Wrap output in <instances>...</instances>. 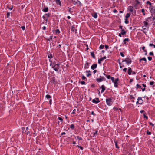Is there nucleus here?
<instances>
[{"instance_id": "nucleus-1", "label": "nucleus", "mask_w": 155, "mask_h": 155, "mask_svg": "<svg viewBox=\"0 0 155 155\" xmlns=\"http://www.w3.org/2000/svg\"><path fill=\"white\" fill-rule=\"evenodd\" d=\"M112 100V98H108L106 99V103L108 106H110L112 105L113 102Z\"/></svg>"}, {"instance_id": "nucleus-2", "label": "nucleus", "mask_w": 155, "mask_h": 155, "mask_svg": "<svg viewBox=\"0 0 155 155\" xmlns=\"http://www.w3.org/2000/svg\"><path fill=\"white\" fill-rule=\"evenodd\" d=\"M59 65L60 64H55V65L52 67V68H53L55 71L58 72V70L60 68Z\"/></svg>"}, {"instance_id": "nucleus-3", "label": "nucleus", "mask_w": 155, "mask_h": 155, "mask_svg": "<svg viewBox=\"0 0 155 155\" xmlns=\"http://www.w3.org/2000/svg\"><path fill=\"white\" fill-rule=\"evenodd\" d=\"M122 62H126L127 64L128 65L130 64L131 63L132 61L130 58H126L124 60H123Z\"/></svg>"}, {"instance_id": "nucleus-4", "label": "nucleus", "mask_w": 155, "mask_h": 155, "mask_svg": "<svg viewBox=\"0 0 155 155\" xmlns=\"http://www.w3.org/2000/svg\"><path fill=\"white\" fill-rule=\"evenodd\" d=\"M106 79L104 78V77L100 76V78H97L96 79V81L98 83H100L101 81L105 80Z\"/></svg>"}, {"instance_id": "nucleus-5", "label": "nucleus", "mask_w": 155, "mask_h": 155, "mask_svg": "<svg viewBox=\"0 0 155 155\" xmlns=\"http://www.w3.org/2000/svg\"><path fill=\"white\" fill-rule=\"evenodd\" d=\"M100 101L98 98H96L95 99H93L92 100V102L97 104L100 102Z\"/></svg>"}, {"instance_id": "nucleus-6", "label": "nucleus", "mask_w": 155, "mask_h": 155, "mask_svg": "<svg viewBox=\"0 0 155 155\" xmlns=\"http://www.w3.org/2000/svg\"><path fill=\"white\" fill-rule=\"evenodd\" d=\"M71 30L73 32H75V33H77V29L75 28V25H74L72 26Z\"/></svg>"}, {"instance_id": "nucleus-7", "label": "nucleus", "mask_w": 155, "mask_h": 155, "mask_svg": "<svg viewBox=\"0 0 155 155\" xmlns=\"http://www.w3.org/2000/svg\"><path fill=\"white\" fill-rule=\"evenodd\" d=\"M137 100L138 101H139V104H143V100H142L141 97H138Z\"/></svg>"}, {"instance_id": "nucleus-8", "label": "nucleus", "mask_w": 155, "mask_h": 155, "mask_svg": "<svg viewBox=\"0 0 155 155\" xmlns=\"http://www.w3.org/2000/svg\"><path fill=\"white\" fill-rule=\"evenodd\" d=\"M133 8L134 7L133 6H130L128 7L127 9L130 12H132L133 11Z\"/></svg>"}, {"instance_id": "nucleus-9", "label": "nucleus", "mask_w": 155, "mask_h": 155, "mask_svg": "<svg viewBox=\"0 0 155 155\" xmlns=\"http://www.w3.org/2000/svg\"><path fill=\"white\" fill-rule=\"evenodd\" d=\"M144 61V64H146L147 62V60L145 57H143L142 58H141L139 60V61L140 63L142 62V61Z\"/></svg>"}, {"instance_id": "nucleus-10", "label": "nucleus", "mask_w": 155, "mask_h": 155, "mask_svg": "<svg viewBox=\"0 0 155 155\" xmlns=\"http://www.w3.org/2000/svg\"><path fill=\"white\" fill-rule=\"evenodd\" d=\"M97 66V64H94L91 67V68L92 70H94V69L96 68Z\"/></svg>"}, {"instance_id": "nucleus-11", "label": "nucleus", "mask_w": 155, "mask_h": 155, "mask_svg": "<svg viewBox=\"0 0 155 155\" xmlns=\"http://www.w3.org/2000/svg\"><path fill=\"white\" fill-rule=\"evenodd\" d=\"M42 10L45 12H47L48 11V7H44Z\"/></svg>"}, {"instance_id": "nucleus-12", "label": "nucleus", "mask_w": 155, "mask_h": 155, "mask_svg": "<svg viewBox=\"0 0 155 155\" xmlns=\"http://www.w3.org/2000/svg\"><path fill=\"white\" fill-rule=\"evenodd\" d=\"M132 71L131 68H129L128 69V74H129V75H130Z\"/></svg>"}, {"instance_id": "nucleus-13", "label": "nucleus", "mask_w": 155, "mask_h": 155, "mask_svg": "<svg viewBox=\"0 0 155 155\" xmlns=\"http://www.w3.org/2000/svg\"><path fill=\"white\" fill-rule=\"evenodd\" d=\"M89 63L87 62L85 64L84 68L86 69H87L89 67Z\"/></svg>"}, {"instance_id": "nucleus-14", "label": "nucleus", "mask_w": 155, "mask_h": 155, "mask_svg": "<svg viewBox=\"0 0 155 155\" xmlns=\"http://www.w3.org/2000/svg\"><path fill=\"white\" fill-rule=\"evenodd\" d=\"M121 34L122 35H124L126 33V32L125 31V30L124 29H122L121 30Z\"/></svg>"}, {"instance_id": "nucleus-15", "label": "nucleus", "mask_w": 155, "mask_h": 155, "mask_svg": "<svg viewBox=\"0 0 155 155\" xmlns=\"http://www.w3.org/2000/svg\"><path fill=\"white\" fill-rule=\"evenodd\" d=\"M143 23L144 24V26H145L146 27L148 28V23L147 22L144 21Z\"/></svg>"}, {"instance_id": "nucleus-16", "label": "nucleus", "mask_w": 155, "mask_h": 155, "mask_svg": "<svg viewBox=\"0 0 155 155\" xmlns=\"http://www.w3.org/2000/svg\"><path fill=\"white\" fill-rule=\"evenodd\" d=\"M129 41V40L128 38H126L123 40V42H124V44H126V41Z\"/></svg>"}, {"instance_id": "nucleus-17", "label": "nucleus", "mask_w": 155, "mask_h": 155, "mask_svg": "<svg viewBox=\"0 0 155 155\" xmlns=\"http://www.w3.org/2000/svg\"><path fill=\"white\" fill-rule=\"evenodd\" d=\"M56 3L58 5H61V3L60 0H55Z\"/></svg>"}, {"instance_id": "nucleus-18", "label": "nucleus", "mask_w": 155, "mask_h": 155, "mask_svg": "<svg viewBox=\"0 0 155 155\" xmlns=\"http://www.w3.org/2000/svg\"><path fill=\"white\" fill-rule=\"evenodd\" d=\"M91 56L94 58H95V55L93 52H91Z\"/></svg>"}, {"instance_id": "nucleus-19", "label": "nucleus", "mask_w": 155, "mask_h": 155, "mask_svg": "<svg viewBox=\"0 0 155 155\" xmlns=\"http://www.w3.org/2000/svg\"><path fill=\"white\" fill-rule=\"evenodd\" d=\"M92 16L95 18H97V16L96 13H94L92 15Z\"/></svg>"}, {"instance_id": "nucleus-20", "label": "nucleus", "mask_w": 155, "mask_h": 155, "mask_svg": "<svg viewBox=\"0 0 155 155\" xmlns=\"http://www.w3.org/2000/svg\"><path fill=\"white\" fill-rule=\"evenodd\" d=\"M72 3L73 4L75 5L76 4H77V2L78 1V0H72Z\"/></svg>"}, {"instance_id": "nucleus-21", "label": "nucleus", "mask_w": 155, "mask_h": 155, "mask_svg": "<svg viewBox=\"0 0 155 155\" xmlns=\"http://www.w3.org/2000/svg\"><path fill=\"white\" fill-rule=\"evenodd\" d=\"M130 15V14L129 13H127L126 15L125 16V17L127 19L128 18Z\"/></svg>"}, {"instance_id": "nucleus-22", "label": "nucleus", "mask_w": 155, "mask_h": 155, "mask_svg": "<svg viewBox=\"0 0 155 155\" xmlns=\"http://www.w3.org/2000/svg\"><path fill=\"white\" fill-rule=\"evenodd\" d=\"M97 130H96L95 132H94L93 133V136L95 137L96 136V135L97 134Z\"/></svg>"}, {"instance_id": "nucleus-23", "label": "nucleus", "mask_w": 155, "mask_h": 155, "mask_svg": "<svg viewBox=\"0 0 155 155\" xmlns=\"http://www.w3.org/2000/svg\"><path fill=\"white\" fill-rule=\"evenodd\" d=\"M114 87H118V83H117V82H114Z\"/></svg>"}, {"instance_id": "nucleus-24", "label": "nucleus", "mask_w": 155, "mask_h": 155, "mask_svg": "<svg viewBox=\"0 0 155 155\" xmlns=\"http://www.w3.org/2000/svg\"><path fill=\"white\" fill-rule=\"evenodd\" d=\"M104 45H101L99 47L100 49H101L104 48Z\"/></svg>"}, {"instance_id": "nucleus-25", "label": "nucleus", "mask_w": 155, "mask_h": 155, "mask_svg": "<svg viewBox=\"0 0 155 155\" xmlns=\"http://www.w3.org/2000/svg\"><path fill=\"white\" fill-rule=\"evenodd\" d=\"M152 18L151 17H148V18H145V21H148V20L150 19V18Z\"/></svg>"}, {"instance_id": "nucleus-26", "label": "nucleus", "mask_w": 155, "mask_h": 155, "mask_svg": "<svg viewBox=\"0 0 155 155\" xmlns=\"http://www.w3.org/2000/svg\"><path fill=\"white\" fill-rule=\"evenodd\" d=\"M115 147L116 148H118V149L119 148V147L118 146L117 143V142H115Z\"/></svg>"}, {"instance_id": "nucleus-27", "label": "nucleus", "mask_w": 155, "mask_h": 155, "mask_svg": "<svg viewBox=\"0 0 155 155\" xmlns=\"http://www.w3.org/2000/svg\"><path fill=\"white\" fill-rule=\"evenodd\" d=\"M103 60L102 58H101L98 59V63L99 64H100L101 63V62Z\"/></svg>"}, {"instance_id": "nucleus-28", "label": "nucleus", "mask_w": 155, "mask_h": 155, "mask_svg": "<svg viewBox=\"0 0 155 155\" xmlns=\"http://www.w3.org/2000/svg\"><path fill=\"white\" fill-rule=\"evenodd\" d=\"M74 125L73 124H72L71 125H70V127L72 129H73L74 128Z\"/></svg>"}, {"instance_id": "nucleus-29", "label": "nucleus", "mask_w": 155, "mask_h": 155, "mask_svg": "<svg viewBox=\"0 0 155 155\" xmlns=\"http://www.w3.org/2000/svg\"><path fill=\"white\" fill-rule=\"evenodd\" d=\"M46 98L47 99H50L51 98V96L49 95H47L45 96Z\"/></svg>"}, {"instance_id": "nucleus-30", "label": "nucleus", "mask_w": 155, "mask_h": 155, "mask_svg": "<svg viewBox=\"0 0 155 155\" xmlns=\"http://www.w3.org/2000/svg\"><path fill=\"white\" fill-rule=\"evenodd\" d=\"M146 3L147 4H149L150 6L151 5V3L149 1H147L146 2Z\"/></svg>"}, {"instance_id": "nucleus-31", "label": "nucleus", "mask_w": 155, "mask_h": 155, "mask_svg": "<svg viewBox=\"0 0 155 155\" xmlns=\"http://www.w3.org/2000/svg\"><path fill=\"white\" fill-rule=\"evenodd\" d=\"M135 1L136 2V4L137 5L140 3V2L138 0H135Z\"/></svg>"}, {"instance_id": "nucleus-32", "label": "nucleus", "mask_w": 155, "mask_h": 155, "mask_svg": "<svg viewBox=\"0 0 155 155\" xmlns=\"http://www.w3.org/2000/svg\"><path fill=\"white\" fill-rule=\"evenodd\" d=\"M55 32L56 33H58V34H59L60 32L59 29H56L55 30Z\"/></svg>"}, {"instance_id": "nucleus-33", "label": "nucleus", "mask_w": 155, "mask_h": 155, "mask_svg": "<svg viewBox=\"0 0 155 155\" xmlns=\"http://www.w3.org/2000/svg\"><path fill=\"white\" fill-rule=\"evenodd\" d=\"M102 89L104 91L105 90V88L104 85H102L101 86Z\"/></svg>"}, {"instance_id": "nucleus-34", "label": "nucleus", "mask_w": 155, "mask_h": 155, "mask_svg": "<svg viewBox=\"0 0 155 155\" xmlns=\"http://www.w3.org/2000/svg\"><path fill=\"white\" fill-rule=\"evenodd\" d=\"M141 12L143 13V15H145V13L144 12L145 10H144V9H141Z\"/></svg>"}, {"instance_id": "nucleus-35", "label": "nucleus", "mask_w": 155, "mask_h": 155, "mask_svg": "<svg viewBox=\"0 0 155 155\" xmlns=\"http://www.w3.org/2000/svg\"><path fill=\"white\" fill-rule=\"evenodd\" d=\"M125 23L126 24H127L129 22V21H128L127 20V18H125Z\"/></svg>"}, {"instance_id": "nucleus-36", "label": "nucleus", "mask_w": 155, "mask_h": 155, "mask_svg": "<svg viewBox=\"0 0 155 155\" xmlns=\"http://www.w3.org/2000/svg\"><path fill=\"white\" fill-rule=\"evenodd\" d=\"M146 133L147 135H150L151 134V133L148 130H147V132Z\"/></svg>"}, {"instance_id": "nucleus-37", "label": "nucleus", "mask_w": 155, "mask_h": 155, "mask_svg": "<svg viewBox=\"0 0 155 155\" xmlns=\"http://www.w3.org/2000/svg\"><path fill=\"white\" fill-rule=\"evenodd\" d=\"M136 86H137V88H136L137 89L139 88H141V86H140V85H139L138 84H137V85H136Z\"/></svg>"}, {"instance_id": "nucleus-38", "label": "nucleus", "mask_w": 155, "mask_h": 155, "mask_svg": "<svg viewBox=\"0 0 155 155\" xmlns=\"http://www.w3.org/2000/svg\"><path fill=\"white\" fill-rule=\"evenodd\" d=\"M45 16H46L47 17H49L51 15V14L49 13L46 14L45 15Z\"/></svg>"}, {"instance_id": "nucleus-39", "label": "nucleus", "mask_w": 155, "mask_h": 155, "mask_svg": "<svg viewBox=\"0 0 155 155\" xmlns=\"http://www.w3.org/2000/svg\"><path fill=\"white\" fill-rule=\"evenodd\" d=\"M111 80L112 81V82H114V78L113 77H111V78H110Z\"/></svg>"}, {"instance_id": "nucleus-40", "label": "nucleus", "mask_w": 155, "mask_h": 155, "mask_svg": "<svg viewBox=\"0 0 155 155\" xmlns=\"http://www.w3.org/2000/svg\"><path fill=\"white\" fill-rule=\"evenodd\" d=\"M111 77L110 76V75H108L107 76H106V77L108 79H110L111 78Z\"/></svg>"}, {"instance_id": "nucleus-41", "label": "nucleus", "mask_w": 155, "mask_h": 155, "mask_svg": "<svg viewBox=\"0 0 155 155\" xmlns=\"http://www.w3.org/2000/svg\"><path fill=\"white\" fill-rule=\"evenodd\" d=\"M58 119L61 122H62L63 121V119L62 118L60 117H58Z\"/></svg>"}, {"instance_id": "nucleus-42", "label": "nucleus", "mask_w": 155, "mask_h": 155, "mask_svg": "<svg viewBox=\"0 0 155 155\" xmlns=\"http://www.w3.org/2000/svg\"><path fill=\"white\" fill-rule=\"evenodd\" d=\"M68 8L69 12L70 13H71L72 12L71 8L70 7H68Z\"/></svg>"}, {"instance_id": "nucleus-43", "label": "nucleus", "mask_w": 155, "mask_h": 155, "mask_svg": "<svg viewBox=\"0 0 155 155\" xmlns=\"http://www.w3.org/2000/svg\"><path fill=\"white\" fill-rule=\"evenodd\" d=\"M120 54L121 55V56L122 57H124V54L123 53V52H120Z\"/></svg>"}, {"instance_id": "nucleus-44", "label": "nucleus", "mask_w": 155, "mask_h": 155, "mask_svg": "<svg viewBox=\"0 0 155 155\" xmlns=\"http://www.w3.org/2000/svg\"><path fill=\"white\" fill-rule=\"evenodd\" d=\"M77 137L78 138V139L79 140H82V139L81 137H79V136H78Z\"/></svg>"}, {"instance_id": "nucleus-45", "label": "nucleus", "mask_w": 155, "mask_h": 155, "mask_svg": "<svg viewBox=\"0 0 155 155\" xmlns=\"http://www.w3.org/2000/svg\"><path fill=\"white\" fill-rule=\"evenodd\" d=\"M154 84L153 81H150V84L151 85H153Z\"/></svg>"}, {"instance_id": "nucleus-46", "label": "nucleus", "mask_w": 155, "mask_h": 155, "mask_svg": "<svg viewBox=\"0 0 155 155\" xmlns=\"http://www.w3.org/2000/svg\"><path fill=\"white\" fill-rule=\"evenodd\" d=\"M81 83L82 84H86V83L84 81H82L81 82Z\"/></svg>"}, {"instance_id": "nucleus-47", "label": "nucleus", "mask_w": 155, "mask_h": 155, "mask_svg": "<svg viewBox=\"0 0 155 155\" xmlns=\"http://www.w3.org/2000/svg\"><path fill=\"white\" fill-rule=\"evenodd\" d=\"M149 55L151 56H152L153 55V52H151L149 53Z\"/></svg>"}, {"instance_id": "nucleus-48", "label": "nucleus", "mask_w": 155, "mask_h": 155, "mask_svg": "<svg viewBox=\"0 0 155 155\" xmlns=\"http://www.w3.org/2000/svg\"><path fill=\"white\" fill-rule=\"evenodd\" d=\"M10 15V13L9 12H7V16L8 18L9 17Z\"/></svg>"}, {"instance_id": "nucleus-49", "label": "nucleus", "mask_w": 155, "mask_h": 155, "mask_svg": "<svg viewBox=\"0 0 155 155\" xmlns=\"http://www.w3.org/2000/svg\"><path fill=\"white\" fill-rule=\"evenodd\" d=\"M119 80V79L118 78H117L116 79L114 80V82H117V81H118Z\"/></svg>"}, {"instance_id": "nucleus-50", "label": "nucleus", "mask_w": 155, "mask_h": 155, "mask_svg": "<svg viewBox=\"0 0 155 155\" xmlns=\"http://www.w3.org/2000/svg\"><path fill=\"white\" fill-rule=\"evenodd\" d=\"M148 59L149 61H151L152 59V58L151 57H148Z\"/></svg>"}, {"instance_id": "nucleus-51", "label": "nucleus", "mask_w": 155, "mask_h": 155, "mask_svg": "<svg viewBox=\"0 0 155 155\" xmlns=\"http://www.w3.org/2000/svg\"><path fill=\"white\" fill-rule=\"evenodd\" d=\"M143 116H144V118H146V119H148V117L146 116V115H145V114H143Z\"/></svg>"}, {"instance_id": "nucleus-52", "label": "nucleus", "mask_w": 155, "mask_h": 155, "mask_svg": "<svg viewBox=\"0 0 155 155\" xmlns=\"http://www.w3.org/2000/svg\"><path fill=\"white\" fill-rule=\"evenodd\" d=\"M150 125H152V126H154V124L151 122H149Z\"/></svg>"}, {"instance_id": "nucleus-53", "label": "nucleus", "mask_w": 155, "mask_h": 155, "mask_svg": "<svg viewBox=\"0 0 155 155\" xmlns=\"http://www.w3.org/2000/svg\"><path fill=\"white\" fill-rule=\"evenodd\" d=\"M119 28L121 30L122 29H123L122 28L123 26L121 25H120L119 26Z\"/></svg>"}, {"instance_id": "nucleus-54", "label": "nucleus", "mask_w": 155, "mask_h": 155, "mask_svg": "<svg viewBox=\"0 0 155 155\" xmlns=\"http://www.w3.org/2000/svg\"><path fill=\"white\" fill-rule=\"evenodd\" d=\"M109 46L108 45H105V48L106 49H107L108 48Z\"/></svg>"}, {"instance_id": "nucleus-55", "label": "nucleus", "mask_w": 155, "mask_h": 155, "mask_svg": "<svg viewBox=\"0 0 155 155\" xmlns=\"http://www.w3.org/2000/svg\"><path fill=\"white\" fill-rule=\"evenodd\" d=\"M78 147L81 150H82L83 148L81 146H78Z\"/></svg>"}, {"instance_id": "nucleus-56", "label": "nucleus", "mask_w": 155, "mask_h": 155, "mask_svg": "<svg viewBox=\"0 0 155 155\" xmlns=\"http://www.w3.org/2000/svg\"><path fill=\"white\" fill-rule=\"evenodd\" d=\"M21 28L23 30H24L25 29V26H22L21 27Z\"/></svg>"}, {"instance_id": "nucleus-57", "label": "nucleus", "mask_w": 155, "mask_h": 155, "mask_svg": "<svg viewBox=\"0 0 155 155\" xmlns=\"http://www.w3.org/2000/svg\"><path fill=\"white\" fill-rule=\"evenodd\" d=\"M43 18L45 20H46V21H47V20L48 19H46V18H45V16H43Z\"/></svg>"}, {"instance_id": "nucleus-58", "label": "nucleus", "mask_w": 155, "mask_h": 155, "mask_svg": "<svg viewBox=\"0 0 155 155\" xmlns=\"http://www.w3.org/2000/svg\"><path fill=\"white\" fill-rule=\"evenodd\" d=\"M86 78V77L84 76H83L82 77V80H84V79H85Z\"/></svg>"}, {"instance_id": "nucleus-59", "label": "nucleus", "mask_w": 155, "mask_h": 155, "mask_svg": "<svg viewBox=\"0 0 155 155\" xmlns=\"http://www.w3.org/2000/svg\"><path fill=\"white\" fill-rule=\"evenodd\" d=\"M75 111H76V109H74L72 113L73 114H75Z\"/></svg>"}, {"instance_id": "nucleus-60", "label": "nucleus", "mask_w": 155, "mask_h": 155, "mask_svg": "<svg viewBox=\"0 0 155 155\" xmlns=\"http://www.w3.org/2000/svg\"><path fill=\"white\" fill-rule=\"evenodd\" d=\"M127 69L126 68H125L123 69V71H124L125 72H126L127 71Z\"/></svg>"}, {"instance_id": "nucleus-61", "label": "nucleus", "mask_w": 155, "mask_h": 155, "mask_svg": "<svg viewBox=\"0 0 155 155\" xmlns=\"http://www.w3.org/2000/svg\"><path fill=\"white\" fill-rule=\"evenodd\" d=\"M130 97L131 99H133L134 98V97L132 95H130Z\"/></svg>"}, {"instance_id": "nucleus-62", "label": "nucleus", "mask_w": 155, "mask_h": 155, "mask_svg": "<svg viewBox=\"0 0 155 155\" xmlns=\"http://www.w3.org/2000/svg\"><path fill=\"white\" fill-rule=\"evenodd\" d=\"M91 87H95V85L94 84H93L91 85Z\"/></svg>"}, {"instance_id": "nucleus-63", "label": "nucleus", "mask_w": 155, "mask_h": 155, "mask_svg": "<svg viewBox=\"0 0 155 155\" xmlns=\"http://www.w3.org/2000/svg\"><path fill=\"white\" fill-rule=\"evenodd\" d=\"M145 47L144 46H143L142 47V49L144 51L145 50H145Z\"/></svg>"}, {"instance_id": "nucleus-64", "label": "nucleus", "mask_w": 155, "mask_h": 155, "mask_svg": "<svg viewBox=\"0 0 155 155\" xmlns=\"http://www.w3.org/2000/svg\"><path fill=\"white\" fill-rule=\"evenodd\" d=\"M42 29L44 30H45L46 29V27L45 26H44L42 28Z\"/></svg>"}]
</instances>
